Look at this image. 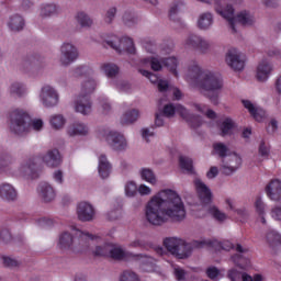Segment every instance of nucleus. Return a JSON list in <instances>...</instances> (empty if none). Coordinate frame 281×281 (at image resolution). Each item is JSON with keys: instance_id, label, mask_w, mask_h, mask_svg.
<instances>
[{"instance_id": "obj_1", "label": "nucleus", "mask_w": 281, "mask_h": 281, "mask_svg": "<svg viewBox=\"0 0 281 281\" xmlns=\"http://www.w3.org/2000/svg\"><path fill=\"white\" fill-rule=\"evenodd\" d=\"M145 216L150 225L157 227L166 223H183L187 216L186 204L177 191L165 189L146 204Z\"/></svg>"}, {"instance_id": "obj_2", "label": "nucleus", "mask_w": 281, "mask_h": 281, "mask_svg": "<svg viewBox=\"0 0 281 281\" xmlns=\"http://www.w3.org/2000/svg\"><path fill=\"white\" fill-rule=\"evenodd\" d=\"M164 246L167 251L180 260H186L192 256V248L203 249V247H215L216 241L210 239L193 240L191 244L186 243V240L177 237H167L164 240Z\"/></svg>"}, {"instance_id": "obj_3", "label": "nucleus", "mask_w": 281, "mask_h": 281, "mask_svg": "<svg viewBox=\"0 0 281 281\" xmlns=\"http://www.w3.org/2000/svg\"><path fill=\"white\" fill-rule=\"evenodd\" d=\"M201 3H215V12L223 16L229 27L236 33V23L243 25L244 27H251L256 23V19L249 13V11H241L236 16L234 15V7L227 4L225 8L221 5L222 0H200Z\"/></svg>"}, {"instance_id": "obj_4", "label": "nucleus", "mask_w": 281, "mask_h": 281, "mask_svg": "<svg viewBox=\"0 0 281 281\" xmlns=\"http://www.w3.org/2000/svg\"><path fill=\"white\" fill-rule=\"evenodd\" d=\"M10 131L15 135H25L30 133V128L34 131H43V120L35 119L30 123V114L22 109H14L9 114Z\"/></svg>"}, {"instance_id": "obj_5", "label": "nucleus", "mask_w": 281, "mask_h": 281, "mask_svg": "<svg viewBox=\"0 0 281 281\" xmlns=\"http://www.w3.org/2000/svg\"><path fill=\"white\" fill-rule=\"evenodd\" d=\"M195 87L205 91L204 98H207L212 104L218 105V98H221V90L223 89V79L221 77L206 70L200 76Z\"/></svg>"}, {"instance_id": "obj_6", "label": "nucleus", "mask_w": 281, "mask_h": 281, "mask_svg": "<svg viewBox=\"0 0 281 281\" xmlns=\"http://www.w3.org/2000/svg\"><path fill=\"white\" fill-rule=\"evenodd\" d=\"M42 69H45V58L40 55L27 56L21 64V70L27 76H38Z\"/></svg>"}, {"instance_id": "obj_7", "label": "nucleus", "mask_w": 281, "mask_h": 281, "mask_svg": "<svg viewBox=\"0 0 281 281\" xmlns=\"http://www.w3.org/2000/svg\"><path fill=\"white\" fill-rule=\"evenodd\" d=\"M59 63L61 67H69L72 63L78 60L80 53L78 52V47L72 43L65 42L61 44L59 48Z\"/></svg>"}, {"instance_id": "obj_8", "label": "nucleus", "mask_w": 281, "mask_h": 281, "mask_svg": "<svg viewBox=\"0 0 281 281\" xmlns=\"http://www.w3.org/2000/svg\"><path fill=\"white\" fill-rule=\"evenodd\" d=\"M40 102L45 109H54L60 102V94L56 88L46 85L40 91Z\"/></svg>"}, {"instance_id": "obj_9", "label": "nucleus", "mask_w": 281, "mask_h": 281, "mask_svg": "<svg viewBox=\"0 0 281 281\" xmlns=\"http://www.w3.org/2000/svg\"><path fill=\"white\" fill-rule=\"evenodd\" d=\"M247 58L238 49L233 48L226 53V65L234 71H243Z\"/></svg>"}, {"instance_id": "obj_10", "label": "nucleus", "mask_w": 281, "mask_h": 281, "mask_svg": "<svg viewBox=\"0 0 281 281\" xmlns=\"http://www.w3.org/2000/svg\"><path fill=\"white\" fill-rule=\"evenodd\" d=\"M243 166V158L238 154H231L227 158H224L221 164V170L226 176L229 177Z\"/></svg>"}, {"instance_id": "obj_11", "label": "nucleus", "mask_w": 281, "mask_h": 281, "mask_svg": "<svg viewBox=\"0 0 281 281\" xmlns=\"http://www.w3.org/2000/svg\"><path fill=\"white\" fill-rule=\"evenodd\" d=\"M105 142H108L109 146L113 150L122 151L128 148V143L126 142V138L119 132H109L105 136Z\"/></svg>"}, {"instance_id": "obj_12", "label": "nucleus", "mask_w": 281, "mask_h": 281, "mask_svg": "<svg viewBox=\"0 0 281 281\" xmlns=\"http://www.w3.org/2000/svg\"><path fill=\"white\" fill-rule=\"evenodd\" d=\"M186 44L200 54H207V52H210L212 48V44L199 35H190L187 38Z\"/></svg>"}, {"instance_id": "obj_13", "label": "nucleus", "mask_w": 281, "mask_h": 281, "mask_svg": "<svg viewBox=\"0 0 281 281\" xmlns=\"http://www.w3.org/2000/svg\"><path fill=\"white\" fill-rule=\"evenodd\" d=\"M106 45L111 47L112 49H115L116 52L121 53L122 52V46L127 52V54H135V44L133 43V40L131 37H124L122 40H110L106 41Z\"/></svg>"}, {"instance_id": "obj_14", "label": "nucleus", "mask_w": 281, "mask_h": 281, "mask_svg": "<svg viewBox=\"0 0 281 281\" xmlns=\"http://www.w3.org/2000/svg\"><path fill=\"white\" fill-rule=\"evenodd\" d=\"M195 190L202 205H210L212 203V190L201 179L194 180Z\"/></svg>"}, {"instance_id": "obj_15", "label": "nucleus", "mask_w": 281, "mask_h": 281, "mask_svg": "<svg viewBox=\"0 0 281 281\" xmlns=\"http://www.w3.org/2000/svg\"><path fill=\"white\" fill-rule=\"evenodd\" d=\"M77 216L82 223H90L95 218V210L88 202H81L77 206Z\"/></svg>"}, {"instance_id": "obj_16", "label": "nucleus", "mask_w": 281, "mask_h": 281, "mask_svg": "<svg viewBox=\"0 0 281 281\" xmlns=\"http://www.w3.org/2000/svg\"><path fill=\"white\" fill-rule=\"evenodd\" d=\"M75 111L81 115H91V112L93 111L91 97H82L79 94L75 101Z\"/></svg>"}, {"instance_id": "obj_17", "label": "nucleus", "mask_w": 281, "mask_h": 281, "mask_svg": "<svg viewBox=\"0 0 281 281\" xmlns=\"http://www.w3.org/2000/svg\"><path fill=\"white\" fill-rule=\"evenodd\" d=\"M42 161L48 168H58L63 164V156L58 149H49L42 156Z\"/></svg>"}, {"instance_id": "obj_18", "label": "nucleus", "mask_w": 281, "mask_h": 281, "mask_svg": "<svg viewBox=\"0 0 281 281\" xmlns=\"http://www.w3.org/2000/svg\"><path fill=\"white\" fill-rule=\"evenodd\" d=\"M272 71H273V64H271V61H269L268 59H262L257 66L256 78L259 82H267Z\"/></svg>"}, {"instance_id": "obj_19", "label": "nucleus", "mask_w": 281, "mask_h": 281, "mask_svg": "<svg viewBox=\"0 0 281 281\" xmlns=\"http://www.w3.org/2000/svg\"><path fill=\"white\" fill-rule=\"evenodd\" d=\"M178 113L182 120H186V122L189 123L191 128H199L203 124L201 116L190 113L186 106H179Z\"/></svg>"}, {"instance_id": "obj_20", "label": "nucleus", "mask_w": 281, "mask_h": 281, "mask_svg": "<svg viewBox=\"0 0 281 281\" xmlns=\"http://www.w3.org/2000/svg\"><path fill=\"white\" fill-rule=\"evenodd\" d=\"M266 194L271 201H281V181L279 179L271 180L266 186Z\"/></svg>"}, {"instance_id": "obj_21", "label": "nucleus", "mask_w": 281, "mask_h": 281, "mask_svg": "<svg viewBox=\"0 0 281 281\" xmlns=\"http://www.w3.org/2000/svg\"><path fill=\"white\" fill-rule=\"evenodd\" d=\"M235 251H238L239 254H235L232 257L234 265L239 267V269H247V267H249L250 265V261L247 257L240 255V254H247V248H243V245L237 244L235 247Z\"/></svg>"}, {"instance_id": "obj_22", "label": "nucleus", "mask_w": 281, "mask_h": 281, "mask_svg": "<svg viewBox=\"0 0 281 281\" xmlns=\"http://www.w3.org/2000/svg\"><path fill=\"white\" fill-rule=\"evenodd\" d=\"M75 236H76V241L74 246L76 249H78V247H80V249H87L89 247V243H91V240L97 238L95 235H92L90 233H85L79 229L76 231Z\"/></svg>"}, {"instance_id": "obj_23", "label": "nucleus", "mask_w": 281, "mask_h": 281, "mask_svg": "<svg viewBox=\"0 0 281 281\" xmlns=\"http://www.w3.org/2000/svg\"><path fill=\"white\" fill-rule=\"evenodd\" d=\"M38 192L44 203H52V201L56 199V190H54V187L47 182L40 183Z\"/></svg>"}, {"instance_id": "obj_24", "label": "nucleus", "mask_w": 281, "mask_h": 281, "mask_svg": "<svg viewBox=\"0 0 281 281\" xmlns=\"http://www.w3.org/2000/svg\"><path fill=\"white\" fill-rule=\"evenodd\" d=\"M98 89V80L93 77L87 78L81 82L80 93L85 98H91L92 93H95Z\"/></svg>"}, {"instance_id": "obj_25", "label": "nucleus", "mask_w": 281, "mask_h": 281, "mask_svg": "<svg viewBox=\"0 0 281 281\" xmlns=\"http://www.w3.org/2000/svg\"><path fill=\"white\" fill-rule=\"evenodd\" d=\"M20 172L23 177H29L30 179L36 178V173L38 172V165H36V160H34V158L26 160L20 167Z\"/></svg>"}, {"instance_id": "obj_26", "label": "nucleus", "mask_w": 281, "mask_h": 281, "mask_svg": "<svg viewBox=\"0 0 281 281\" xmlns=\"http://www.w3.org/2000/svg\"><path fill=\"white\" fill-rule=\"evenodd\" d=\"M98 172L102 179H109V177H111V172H113V166L104 154L99 156Z\"/></svg>"}, {"instance_id": "obj_27", "label": "nucleus", "mask_w": 281, "mask_h": 281, "mask_svg": "<svg viewBox=\"0 0 281 281\" xmlns=\"http://www.w3.org/2000/svg\"><path fill=\"white\" fill-rule=\"evenodd\" d=\"M67 134L69 137H85L89 135V126L81 122H75L68 126Z\"/></svg>"}, {"instance_id": "obj_28", "label": "nucleus", "mask_w": 281, "mask_h": 281, "mask_svg": "<svg viewBox=\"0 0 281 281\" xmlns=\"http://www.w3.org/2000/svg\"><path fill=\"white\" fill-rule=\"evenodd\" d=\"M206 70L201 69V66H199V63L191 61L188 67L187 77L192 80L193 85L196 86L199 80H201V76L205 74Z\"/></svg>"}, {"instance_id": "obj_29", "label": "nucleus", "mask_w": 281, "mask_h": 281, "mask_svg": "<svg viewBox=\"0 0 281 281\" xmlns=\"http://www.w3.org/2000/svg\"><path fill=\"white\" fill-rule=\"evenodd\" d=\"M16 189L8 182L0 184V199L2 201H16Z\"/></svg>"}, {"instance_id": "obj_30", "label": "nucleus", "mask_w": 281, "mask_h": 281, "mask_svg": "<svg viewBox=\"0 0 281 281\" xmlns=\"http://www.w3.org/2000/svg\"><path fill=\"white\" fill-rule=\"evenodd\" d=\"M7 25L11 32H23L25 29V19L19 14H13L9 18Z\"/></svg>"}, {"instance_id": "obj_31", "label": "nucleus", "mask_w": 281, "mask_h": 281, "mask_svg": "<svg viewBox=\"0 0 281 281\" xmlns=\"http://www.w3.org/2000/svg\"><path fill=\"white\" fill-rule=\"evenodd\" d=\"M186 10V3L181 0L175 1L171 3L169 9V19L175 23H179L181 19H179L180 12Z\"/></svg>"}, {"instance_id": "obj_32", "label": "nucleus", "mask_w": 281, "mask_h": 281, "mask_svg": "<svg viewBox=\"0 0 281 281\" xmlns=\"http://www.w3.org/2000/svg\"><path fill=\"white\" fill-rule=\"evenodd\" d=\"M241 102L245 109L249 111L250 115L254 116V120H256L257 122H262V120H265V110L260 108H255L254 103H251V101L249 100H243Z\"/></svg>"}, {"instance_id": "obj_33", "label": "nucleus", "mask_w": 281, "mask_h": 281, "mask_svg": "<svg viewBox=\"0 0 281 281\" xmlns=\"http://www.w3.org/2000/svg\"><path fill=\"white\" fill-rule=\"evenodd\" d=\"M234 128H236V122H234V120H232L231 117H226L220 124V135L222 137H227L229 135H234Z\"/></svg>"}, {"instance_id": "obj_34", "label": "nucleus", "mask_w": 281, "mask_h": 281, "mask_svg": "<svg viewBox=\"0 0 281 281\" xmlns=\"http://www.w3.org/2000/svg\"><path fill=\"white\" fill-rule=\"evenodd\" d=\"M139 120V110H128L121 117V124L123 126H128V124H134Z\"/></svg>"}, {"instance_id": "obj_35", "label": "nucleus", "mask_w": 281, "mask_h": 281, "mask_svg": "<svg viewBox=\"0 0 281 281\" xmlns=\"http://www.w3.org/2000/svg\"><path fill=\"white\" fill-rule=\"evenodd\" d=\"M139 176L143 181H146L150 186H157V175L150 168H142L139 170Z\"/></svg>"}, {"instance_id": "obj_36", "label": "nucleus", "mask_w": 281, "mask_h": 281, "mask_svg": "<svg viewBox=\"0 0 281 281\" xmlns=\"http://www.w3.org/2000/svg\"><path fill=\"white\" fill-rule=\"evenodd\" d=\"M212 23H214L212 13H202L198 20V27H200V30H210V27H212Z\"/></svg>"}, {"instance_id": "obj_37", "label": "nucleus", "mask_w": 281, "mask_h": 281, "mask_svg": "<svg viewBox=\"0 0 281 281\" xmlns=\"http://www.w3.org/2000/svg\"><path fill=\"white\" fill-rule=\"evenodd\" d=\"M76 245V238L68 232H64L59 237V246L61 249H71Z\"/></svg>"}, {"instance_id": "obj_38", "label": "nucleus", "mask_w": 281, "mask_h": 281, "mask_svg": "<svg viewBox=\"0 0 281 281\" xmlns=\"http://www.w3.org/2000/svg\"><path fill=\"white\" fill-rule=\"evenodd\" d=\"M9 91L12 98H23L26 91L25 85L19 81H14L13 83H11Z\"/></svg>"}, {"instance_id": "obj_39", "label": "nucleus", "mask_w": 281, "mask_h": 281, "mask_svg": "<svg viewBox=\"0 0 281 281\" xmlns=\"http://www.w3.org/2000/svg\"><path fill=\"white\" fill-rule=\"evenodd\" d=\"M266 207H267V204H265V202L262 201V198L258 196L255 201V210H256V212L259 216V221H260V223H262V225H267V218H265Z\"/></svg>"}, {"instance_id": "obj_40", "label": "nucleus", "mask_w": 281, "mask_h": 281, "mask_svg": "<svg viewBox=\"0 0 281 281\" xmlns=\"http://www.w3.org/2000/svg\"><path fill=\"white\" fill-rule=\"evenodd\" d=\"M228 278L232 281H254V278L251 276L238 271L236 268H233L228 271Z\"/></svg>"}, {"instance_id": "obj_41", "label": "nucleus", "mask_w": 281, "mask_h": 281, "mask_svg": "<svg viewBox=\"0 0 281 281\" xmlns=\"http://www.w3.org/2000/svg\"><path fill=\"white\" fill-rule=\"evenodd\" d=\"M126 256L127 254L124 251V249L112 244L109 258H112V260H126Z\"/></svg>"}, {"instance_id": "obj_42", "label": "nucleus", "mask_w": 281, "mask_h": 281, "mask_svg": "<svg viewBox=\"0 0 281 281\" xmlns=\"http://www.w3.org/2000/svg\"><path fill=\"white\" fill-rule=\"evenodd\" d=\"M56 14H58V7L56 4H44L41 9V16H43V19H47Z\"/></svg>"}, {"instance_id": "obj_43", "label": "nucleus", "mask_w": 281, "mask_h": 281, "mask_svg": "<svg viewBox=\"0 0 281 281\" xmlns=\"http://www.w3.org/2000/svg\"><path fill=\"white\" fill-rule=\"evenodd\" d=\"M206 212L211 214V216H213V218H215V221H218L220 223H223V221L227 218V215L221 212V210H218V207L214 205L206 206Z\"/></svg>"}, {"instance_id": "obj_44", "label": "nucleus", "mask_w": 281, "mask_h": 281, "mask_svg": "<svg viewBox=\"0 0 281 281\" xmlns=\"http://www.w3.org/2000/svg\"><path fill=\"white\" fill-rule=\"evenodd\" d=\"M179 106H183V105L178 104L175 106L172 103H168L164 105L162 110H160V113H162L165 117H175L176 113H178L179 115Z\"/></svg>"}, {"instance_id": "obj_45", "label": "nucleus", "mask_w": 281, "mask_h": 281, "mask_svg": "<svg viewBox=\"0 0 281 281\" xmlns=\"http://www.w3.org/2000/svg\"><path fill=\"white\" fill-rule=\"evenodd\" d=\"M123 23L127 27H133L134 25H137V23H139V18H137V15L131 11H126L123 14Z\"/></svg>"}, {"instance_id": "obj_46", "label": "nucleus", "mask_w": 281, "mask_h": 281, "mask_svg": "<svg viewBox=\"0 0 281 281\" xmlns=\"http://www.w3.org/2000/svg\"><path fill=\"white\" fill-rule=\"evenodd\" d=\"M213 148H214L215 153L218 155V157H221L222 161L224 159H227L228 156L231 155L229 148L223 143H215L213 145Z\"/></svg>"}, {"instance_id": "obj_47", "label": "nucleus", "mask_w": 281, "mask_h": 281, "mask_svg": "<svg viewBox=\"0 0 281 281\" xmlns=\"http://www.w3.org/2000/svg\"><path fill=\"white\" fill-rule=\"evenodd\" d=\"M179 61L175 57H168V58H162V65L164 67H167L176 78L179 76V72H177V65Z\"/></svg>"}, {"instance_id": "obj_48", "label": "nucleus", "mask_w": 281, "mask_h": 281, "mask_svg": "<svg viewBox=\"0 0 281 281\" xmlns=\"http://www.w3.org/2000/svg\"><path fill=\"white\" fill-rule=\"evenodd\" d=\"M76 19L81 27H91L93 25V20L83 11L78 12Z\"/></svg>"}, {"instance_id": "obj_49", "label": "nucleus", "mask_w": 281, "mask_h": 281, "mask_svg": "<svg viewBox=\"0 0 281 281\" xmlns=\"http://www.w3.org/2000/svg\"><path fill=\"white\" fill-rule=\"evenodd\" d=\"M65 116L63 114H54L49 119L50 126L55 128L56 131H59V128H63L65 126Z\"/></svg>"}, {"instance_id": "obj_50", "label": "nucleus", "mask_w": 281, "mask_h": 281, "mask_svg": "<svg viewBox=\"0 0 281 281\" xmlns=\"http://www.w3.org/2000/svg\"><path fill=\"white\" fill-rule=\"evenodd\" d=\"M266 238L270 247H276V245H281V235L276 231H269L266 235Z\"/></svg>"}, {"instance_id": "obj_51", "label": "nucleus", "mask_w": 281, "mask_h": 281, "mask_svg": "<svg viewBox=\"0 0 281 281\" xmlns=\"http://www.w3.org/2000/svg\"><path fill=\"white\" fill-rule=\"evenodd\" d=\"M119 281H139V276L133 270H123L120 273Z\"/></svg>"}, {"instance_id": "obj_52", "label": "nucleus", "mask_w": 281, "mask_h": 281, "mask_svg": "<svg viewBox=\"0 0 281 281\" xmlns=\"http://www.w3.org/2000/svg\"><path fill=\"white\" fill-rule=\"evenodd\" d=\"M113 244H103L101 246H97L94 250V256H101L104 258H109L111 255V247Z\"/></svg>"}, {"instance_id": "obj_53", "label": "nucleus", "mask_w": 281, "mask_h": 281, "mask_svg": "<svg viewBox=\"0 0 281 281\" xmlns=\"http://www.w3.org/2000/svg\"><path fill=\"white\" fill-rule=\"evenodd\" d=\"M111 111H113V106H111V102H109V99L100 98L99 113H102V115H109Z\"/></svg>"}, {"instance_id": "obj_54", "label": "nucleus", "mask_w": 281, "mask_h": 281, "mask_svg": "<svg viewBox=\"0 0 281 281\" xmlns=\"http://www.w3.org/2000/svg\"><path fill=\"white\" fill-rule=\"evenodd\" d=\"M102 69L108 78H115V75L120 74V68L115 64H103Z\"/></svg>"}, {"instance_id": "obj_55", "label": "nucleus", "mask_w": 281, "mask_h": 281, "mask_svg": "<svg viewBox=\"0 0 281 281\" xmlns=\"http://www.w3.org/2000/svg\"><path fill=\"white\" fill-rule=\"evenodd\" d=\"M179 164L182 170H187V172H194V167L192 166L193 161L192 158L180 156Z\"/></svg>"}, {"instance_id": "obj_56", "label": "nucleus", "mask_w": 281, "mask_h": 281, "mask_svg": "<svg viewBox=\"0 0 281 281\" xmlns=\"http://www.w3.org/2000/svg\"><path fill=\"white\" fill-rule=\"evenodd\" d=\"M137 183L135 181H127L125 183V195L130 199H133V196H137Z\"/></svg>"}, {"instance_id": "obj_57", "label": "nucleus", "mask_w": 281, "mask_h": 281, "mask_svg": "<svg viewBox=\"0 0 281 281\" xmlns=\"http://www.w3.org/2000/svg\"><path fill=\"white\" fill-rule=\"evenodd\" d=\"M149 65L153 71H161L164 69V58L161 57H150Z\"/></svg>"}, {"instance_id": "obj_58", "label": "nucleus", "mask_w": 281, "mask_h": 281, "mask_svg": "<svg viewBox=\"0 0 281 281\" xmlns=\"http://www.w3.org/2000/svg\"><path fill=\"white\" fill-rule=\"evenodd\" d=\"M194 106L196 111H199L200 113H204L209 120H216V112H214V110H206L205 105L201 104H194Z\"/></svg>"}, {"instance_id": "obj_59", "label": "nucleus", "mask_w": 281, "mask_h": 281, "mask_svg": "<svg viewBox=\"0 0 281 281\" xmlns=\"http://www.w3.org/2000/svg\"><path fill=\"white\" fill-rule=\"evenodd\" d=\"M1 260H2L3 266L9 269H14V267H19L21 265V262L19 260H16L12 257L2 256Z\"/></svg>"}, {"instance_id": "obj_60", "label": "nucleus", "mask_w": 281, "mask_h": 281, "mask_svg": "<svg viewBox=\"0 0 281 281\" xmlns=\"http://www.w3.org/2000/svg\"><path fill=\"white\" fill-rule=\"evenodd\" d=\"M117 14V8L112 7L106 10L105 15H104V21L108 23V25H111L113 21H115V15Z\"/></svg>"}, {"instance_id": "obj_61", "label": "nucleus", "mask_w": 281, "mask_h": 281, "mask_svg": "<svg viewBox=\"0 0 281 281\" xmlns=\"http://www.w3.org/2000/svg\"><path fill=\"white\" fill-rule=\"evenodd\" d=\"M89 71V67L87 66H77L71 70V74L75 78H82V76H87Z\"/></svg>"}, {"instance_id": "obj_62", "label": "nucleus", "mask_w": 281, "mask_h": 281, "mask_svg": "<svg viewBox=\"0 0 281 281\" xmlns=\"http://www.w3.org/2000/svg\"><path fill=\"white\" fill-rule=\"evenodd\" d=\"M0 240L4 241L5 245H8V243H12V233L10 232V229L2 228L0 231Z\"/></svg>"}, {"instance_id": "obj_63", "label": "nucleus", "mask_w": 281, "mask_h": 281, "mask_svg": "<svg viewBox=\"0 0 281 281\" xmlns=\"http://www.w3.org/2000/svg\"><path fill=\"white\" fill-rule=\"evenodd\" d=\"M173 276L178 281H186V276H188V272H186V270H183L181 267H176L173 269Z\"/></svg>"}, {"instance_id": "obj_64", "label": "nucleus", "mask_w": 281, "mask_h": 281, "mask_svg": "<svg viewBox=\"0 0 281 281\" xmlns=\"http://www.w3.org/2000/svg\"><path fill=\"white\" fill-rule=\"evenodd\" d=\"M139 74H142V76H144L145 78H148L154 85L155 82H159V77L148 70L139 69Z\"/></svg>"}]
</instances>
